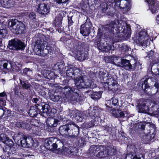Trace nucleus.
<instances>
[{"instance_id": "7ed1b4c3", "label": "nucleus", "mask_w": 159, "mask_h": 159, "mask_svg": "<svg viewBox=\"0 0 159 159\" xmlns=\"http://www.w3.org/2000/svg\"><path fill=\"white\" fill-rule=\"evenodd\" d=\"M151 32L149 29L144 30L140 31L137 36L135 40L136 43L139 46L143 47H146L149 44V36H151Z\"/></svg>"}, {"instance_id": "a19ab883", "label": "nucleus", "mask_w": 159, "mask_h": 159, "mask_svg": "<svg viewBox=\"0 0 159 159\" xmlns=\"http://www.w3.org/2000/svg\"><path fill=\"white\" fill-rule=\"evenodd\" d=\"M105 147L104 146V150H100V151L99 152L98 154V156L101 157H104L107 156V155L106 154V152L105 151Z\"/></svg>"}, {"instance_id": "bf43d9fd", "label": "nucleus", "mask_w": 159, "mask_h": 159, "mask_svg": "<svg viewBox=\"0 0 159 159\" xmlns=\"http://www.w3.org/2000/svg\"><path fill=\"white\" fill-rule=\"evenodd\" d=\"M115 6H117L118 7H120V8L121 6V0H118L117 1H116L115 2Z\"/></svg>"}, {"instance_id": "4be33fe9", "label": "nucleus", "mask_w": 159, "mask_h": 159, "mask_svg": "<svg viewBox=\"0 0 159 159\" xmlns=\"http://www.w3.org/2000/svg\"><path fill=\"white\" fill-rule=\"evenodd\" d=\"M120 8L122 9L124 11H127L129 9V0H121Z\"/></svg>"}, {"instance_id": "c9c22d12", "label": "nucleus", "mask_w": 159, "mask_h": 159, "mask_svg": "<svg viewBox=\"0 0 159 159\" xmlns=\"http://www.w3.org/2000/svg\"><path fill=\"white\" fill-rule=\"evenodd\" d=\"M79 113V111L74 110H71L69 109V115L70 117L72 119L75 118L76 115Z\"/></svg>"}, {"instance_id": "de8ad7c7", "label": "nucleus", "mask_w": 159, "mask_h": 159, "mask_svg": "<svg viewBox=\"0 0 159 159\" xmlns=\"http://www.w3.org/2000/svg\"><path fill=\"white\" fill-rule=\"evenodd\" d=\"M21 128L29 129H30V125L28 124L21 122Z\"/></svg>"}, {"instance_id": "5701e85b", "label": "nucleus", "mask_w": 159, "mask_h": 159, "mask_svg": "<svg viewBox=\"0 0 159 159\" xmlns=\"http://www.w3.org/2000/svg\"><path fill=\"white\" fill-rule=\"evenodd\" d=\"M2 66L3 69H6L8 71L13 70L12 66L10 62L5 61V62H1V65H0V68H2Z\"/></svg>"}, {"instance_id": "72a5a7b5", "label": "nucleus", "mask_w": 159, "mask_h": 159, "mask_svg": "<svg viewBox=\"0 0 159 159\" xmlns=\"http://www.w3.org/2000/svg\"><path fill=\"white\" fill-rule=\"evenodd\" d=\"M7 33V30L5 29L0 30V46L2 44V39L5 38Z\"/></svg>"}, {"instance_id": "a878e982", "label": "nucleus", "mask_w": 159, "mask_h": 159, "mask_svg": "<svg viewBox=\"0 0 159 159\" xmlns=\"http://www.w3.org/2000/svg\"><path fill=\"white\" fill-rule=\"evenodd\" d=\"M105 148L107 156L114 155L116 154V148L113 146H107V147H105Z\"/></svg>"}, {"instance_id": "aec40b11", "label": "nucleus", "mask_w": 159, "mask_h": 159, "mask_svg": "<svg viewBox=\"0 0 159 159\" xmlns=\"http://www.w3.org/2000/svg\"><path fill=\"white\" fill-rule=\"evenodd\" d=\"M38 105L39 104L35 105V106L31 107L29 113L31 117H35L38 113L40 114V110L38 108Z\"/></svg>"}, {"instance_id": "3c124183", "label": "nucleus", "mask_w": 159, "mask_h": 159, "mask_svg": "<svg viewBox=\"0 0 159 159\" xmlns=\"http://www.w3.org/2000/svg\"><path fill=\"white\" fill-rule=\"evenodd\" d=\"M6 144L11 148L13 145V142L12 140L9 139L8 138Z\"/></svg>"}, {"instance_id": "412c9836", "label": "nucleus", "mask_w": 159, "mask_h": 159, "mask_svg": "<svg viewBox=\"0 0 159 159\" xmlns=\"http://www.w3.org/2000/svg\"><path fill=\"white\" fill-rule=\"evenodd\" d=\"M76 90V91H75L70 95V97L68 98L70 102H71L72 103L74 104L77 102L78 100L80 98L79 94Z\"/></svg>"}, {"instance_id": "e2e57ef3", "label": "nucleus", "mask_w": 159, "mask_h": 159, "mask_svg": "<svg viewBox=\"0 0 159 159\" xmlns=\"http://www.w3.org/2000/svg\"><path fill=\"white\" fill-rule=\"evenodd\" d=\"M5 112L3 109H0V113H2V114H0V116H3Z\"/></svg>"}, {"instance_id": "2eb2a0df", "label": "nucleus", "mask_w": 159, "mask_h": 159, "mask_svg": "<svg viewBox=\"0 0 159 159\" xmlns=\"http://www.w3.org/2000/svg\"><path fill=\"white\" fill-rule=\"evenodd\" d=\"M120 62H117L116 64L117 66L122 67L126 70H131L132 65L129 61L124 59H120Z\"/></svg>"}, {"instance_id": "a18cd8bd", "label": "nucleus", "mask_w": 159, "mask_h": 159, "mask_svg": "<svg viewBox=\"0 0 159 159\" xmlns=\"http://www.w3.org/2000/svg\"><path fill=\"white\" fill-rule=\"evenodd\" d=\"M100 6L102 8V10L104 12L108 9L107 4L105 2H103L101 4Z\"/></svg>"}, {"instance_id": "f03ea898", "label": "nucleus", "mask_w": 159, "mask_h": 159, "mask_svg": "<svg viewBox=\"0 0 159 159\" xmlns=\"http://www.w3.org/2000/svg\"><path fill=\"white\" fill-rule=\"evenodd\" d=\"M150 79L155 83L154 87L150 88V86L148 84V81L149 80V79H146L144 80L143 79L142 80V82L141 83V88L143 90L144 92L148 95L155 94L159 92V79L154 78H152Z\"/></svg>"}, {"instance_id": "09e8293b", "label": "nucleus", "mask_w": 159, "mask_h": 159, "mask_svg": "<svg viewBox=\"0 0 159 159\" xmlns=\"http://www.w3.org/2000/svg\"><path fill=\"white\" fill-rule=\"evenodd\" d=\"M95 147H96V145L92 146L90 148L89 151L91 153H95L97 152L96 149Z\"/></svg>"}, {"instance_id": "603ef678", "label": "nucleus", "mask_w": 159, "mask_h": 159, "mask_svg": "<svg viewBox=\"0 0 159 159\" xmlns=\"http://www.w3.org/2000/svg\"><path fill=\"white\" fill-rule=\"evenodd\" d=\"M97 150V152L98 151L104 150V146L102 145H96L95 147Z\"/></svg>"}, {"instance_id": "69168bd1", "label": "nucleus", "mask_w": 159, "mask_h": 159, "mask_svg": "<svg viewBox=\"0 0 159 159\" xmlns=\"http://www.w3.org/2000/svg\"><path fill=\"white\" fill-rule=\"evenodd\" d=\"M6 96V94L5 92L0 93V97H3Z\"/></svg>"}, {"instance_id": "9b49d317", "label": "nucleus", "mask_w": 159, "mask_h": 159, "mask_svg": "<svg viewBox=\"0 0 159 159\" xmlns=\"http://www.w3.org/2000/svg\"><path fill=\"white\" fill-rule=\"evenodd\" d=\"M57 139L54 137H50L45 141V146L47 149L53 151L57 147V142H58Z\"/></svg>"}, {"instance_id": "6e6d98bb", "label": "nucleus", "mask_w": 159, "mask_h": 159, "mask_svg": "<svg viewBox=\"0 0 159 159\" xmlns=\"http://www.w3.org/2000/svg\"><path fill=\"white\" fill-rule=\"evenodd\" d=\"M53 101L54 102H57L61 98L60 96L58 95L53 96Z\"/></svg>"}, {"instance_id": "4c0bfd02", "label": "nucleus", "mask_w": 159, "mask_h": 159, "mask_svg": "<svg viewBox=\"0 0 159 159\" xmlns=\"http://www.w3.org/2000/svg\"><path fill=\"white\" fill-rule=\"evenodd\" d=\"M88 112L89 115L91 116H96V113L97 112V111L94 108H90L88 110Z\"/></svg>"}, {"instance_id": "0eeeda50", "label": "nucleus", "mask_w": 159, "mask_h": 159, "mask_svg": "<svg viewBox=\"0 0 159 159\" xmlns=\"http://www.w3.org/2000/svg\"><path fill=\"white\" fill-rule=\"evenodd\" d=\"M36 5L35 7L37 12L40 14L45 15L48 13L50 11L49 6L45 3L41 2L40 0L36 1Z\"/></svg>"}, {"instance_id": "680f3d73", "label": "nucleus", "mask_w": 159, "mask_h": 159, "mask_svg": "<svg viewBox=\"0 0 159 159\" xmlns=\"http://www.w3.org/2000/svg\"><path fill=\"white\" fill-rule=\"evenodd\" d=\"M21 122H18L16 123V126L18 128L21 127Z\"/></svg>"}, {"instance_id": "6ab92c4d", "label": "nucleus", "mask_w": 159, "mask_h": 159, "mask_svg": "<svg viewBox=\"0 0 159 159\" xmlns=\"http://www.w3.org/2000/svg\"><path fill=\"white\" fill-rule=\"evenodd\" d=\"M119 103L118 99L115 98H112L110 100L107 101L105 105L107 107L111 108L113 107L119 106Z\"/></svg>"}, {"instance_id": "39448f33", "label": "nucleus", "mask_w": 159, "mask_h": 159, "mask_svg": "<svg viewBox=\"0 0 159 159\" xmlns=\"http://www.w3.org/2000/svg\"><path fill=\"white\" fill-rule=\"evenodd\" d=\"M10 29L16 34L23 33L25 30L24 24L16 19H12L8 23Z\"/></svg>"}, {"instance_id": "dca6fc26", "label": "nucleus", "mask_w": 159, "mask_h": 159, "mask_svg": "<svg viewBox=\"0 0 159 159\" xmlns=\"http://www.w3.org/2000/svg\"><path fill=\"white\" fill-rule=\"evenodd\" d=\"M146 102L143 101L141 104H139L137 106L138 111L139 113H148L149 112V108L146 105Z\"/></svg>"}, {"instance_id": "423d86ee", "label": "nucleus", "mask_w": 159, "mask_h": 159, "mask_svg": "<svg viewBox=\"0 0 159 159\" xmlns=\"http://www.w3.org/2000/svg\"><path fill=\"white\" fill-rule=\"evenodd\" d=\"M75 134H71V130H70L69 126L68 125H62L59 128V131L61 134L63 136H69L71 137L76 138L78 135L79 133V126L77 125L75 126Z\"/></svg>"}, {"instance_id": "e433bc0d", "label": "nucleus", "mask_w": 159, "mask_h": 159, "mask_svg": "<svg viewBox=\"0 0 159 159\" xmlns=\"http://www.w3.org/2000/svg\"><path fill=\"white\" fill-rule=\"evenodd\" d=\"M8 138L4 134H0V141L5 144L7 142Z\"/></svg>"}, {"instance_id": "8fccbe9b", "label": "nucleus", "mask_w": 159, "mask_h": 159, "mask_svg": "<svg viewBox=\"0 0 159 159\" xmlns=\"http://www.w3.org/2000/svg\"><path fill=\"white\" fill-rule=\"evenodd\" d=\"M29 17L31 20H34L35 19L36 15L34 12H32L29 14Z\"/></svg>"}, {"instance_id": "79ce46f5", "label": "nucleus", "mask_w": 159, "mask_h": 159, "mask_svg": "<svg viewBox=\"0 0 159 159\" xmlns=\"http://www.w3.org/2000/svg\"><path fill=\"white\" fill-rule=\"evenodd\" d=\"M46 75L45 77L48 79H52L53 78L54 73L52 72H50L49 71L46 72Z\"/></svg>"}, {"instance_id": "b1692460", "label": "nucleus", "mask_w": 159, "mask_h": 159, "mask_svg": "<svg viewBox=\"0 0 159 159\" xmlns=\"http://www.w3.org/2000/svg\"><path fill=\"white\" fill-rule=\"evenodd\" d=\"M58 122V120L57 119L49 118L48 119L47 124L50 127H56L57 126Z\"/></svg>"}, {"instance_id": "49530a36", "label": "nucleus", "mask_w": 159, "mask_h": 159, "mask_svg": "<svg viewBox=\"0 0 159 159\" xmlns=\"http://www.w3.org/2000/svg\"><path fill=\"white\" fill-rule=\"evenodd\" d=\"M56 67H58L57 70H61L64 66L62 62L57 63L55 66Z\"/></svg>"}, {"instance_id": "c03bdc74", "label": "nucleus", "mask_w": 159, "mask_h": 159, "mask_svg": "<svg viewBox=\"0 0 159 159\" xmlns=\"http://www.w3.org/2000/svg\"><path fill=\"white\" fill-rule=\"evenodd\" d=\"M133 157V155L132 154L129 153L126 155L125 159H140V157H138L136 156L134 157L132 159Z\"/></svg>"}, {"instance_id": "cd10ccee", "label": "nucleus", "mask_w": 159, "mask_h": 159, "mask_svg": "<svg viewBox=\"0 0 159 159\" xmlns=\"http://www.w3.org/2000/svg\"><path fill=\"white\" fill-rule=\"evenodd\" d=\"M102 93L101 91L94 92L91 94L90 97L94 100H97L101 98Z\"/></svg>"}, {"instance_id": "774afa93", "label": "nucleus", "mask_w": 159, "mask_h": 159, "mask_svg": "<svg viewBox=\"0 0 159 159\" xmlns=\"http://www.w3.org/2000/svg\"><path fill=\"white\" fill-rule=\"evenodd\" d=\"M156 21L157 23L159 25V15L157 16L156 17Z\"/></svg>"}, {"instance_id": "37998d69", "label": "nucleus", "mask_w": 159, "mask_h": 159, "mask_svg": "<svg viewBox=\"0 0 159 159\" xmlns=\"http://www.w3.org/2000/svg\"><path fill=\"white\" fill-rule=\"evenodd\" d=\"M20 82L23 88L25 89H28L30 88V84L26 83L24 81H23L21 80L20 81Z\"/></svg>"}, {"instance_id": "c85d7f7f", "label": "nucleus", "mask_w": 159, "mask_h": 159, "mask_svg": "<svg viewBox=\"0 0 159 159\" xmlns=\"http://www.w3.org/2000/svg\"><path fill=\"white\" fill-rule=\"evenodd\" d=\"M85 117V116L84 113L79 111V113L76 115L74 119L78 122H80L82 121Z\"/></svg>"}, {"instance_id": "f3484780", "label": "nucleus", "mask_w": 159, "mask_h": 159, "mask_svg": "<svg viewBox=\"0 0 159 159\" xmlns=\"http://www.w3.org/2000/svg\"><path fill=\"white\" fill-rule=\"evenodd\" d=\"M21 135L20 134H16L14 136V140L17 141L19 145H20L23 147L24 148V145L27 144L26 142V138L22 137L21 138Z\"/></svg>"}, {"instance_id": "58836bf2", "label": "nucleus", "mask_w": 159, "mask_h": 159, "mask_svg": "<svg viewBox=\"0 0 159 159\" xmlns=\"http://www.w3.org/2000/svg\"><path fill=\"white\" fill-rule=\"evenodd\" d=\"M141 64L139 62H136L133 64V66H132V69H131V70H137L141 69Z\"/></svg>"}, {"instance_id": "9d476101", "label": "nucleus", "mask_w": 159, "mask_h": 159, "mask_svg": "<svg viewBox=\"0 0 159 159\" xmlns=\"http://www.w3.org/2000/svg\"><path fill=\"white\" fill-rule=\"evenodd\" d=\"M47 45L46 42L41 38L38 39L36 40L34 48V52L37 55H41V52L42 51L45 46Z\"/></svg>"}, {"instance_id": "f257e3e1", "label": "nucleus", "mask_w": 159, "mask_h": 159, "mask_svg": "<svg viewBox=\"0 0 159 159\" xmlns=\"http://www.w3.org/2000/svg\"><path fill=\"white\" fill-rule=\"evenodd\" d=\"M106 28L115 37L121 38L120 34L122 33L124 34L122 36H125L128 38L130 36V26L125 21L117 20L111 21L107 25Z\"/></svg>"}, {"instance_id": "6e6552de", "label": "nucleus", "mask_w": 159, "mask_h": 159, "mask_svg": "<svg viewBox=\"0 0 159 159\" xmlns=\"http://www.w3.org/2000/svg\"><path fill=\"white\" fill-rule=\"evenodd\" d=\"M103 79L104 80H105L106 81L103 82V85L104 88L108 90H111L113 91H115L116 89L115 86L116 85V81L114 78L112 77H103Z\"/></svg>"}, {"instance_id": "0e129e2a", "label": "nucleus", "mask_w": 159, "mask_h": 159, "mask_svg": "<svg viewBox=\"0 0 159 159\" xmlns=\"http://www.w3.org/2000/svg\"><path fill=\"white\" fill-rule=\"evenodd\" d=\"M153 54V52L152 50H151L149 54H148V57L150 58L152 57Z\"/></svg>"}, {"instance_id": "20e7f679", "label": "nucleus", "mask_w": 159, "mask_h": 159, "mask_svg": "<svg viewBox=\"0 0 159 159\" xmlns=\"http://www.w3.org/2000/svg\"><path fill=\"white\" fill-rule=\"evenodd\" d=\"M77 76L78 77L75 79L74 81L76 86L78 89L94 88L93 85V83L91 80L86 79L85 77L80 76L79 74Z\"/></svg>"}, {"instance_id": "bb28decb", "label": "nucleus", "mask_w": 159, "mask_h": 159, "mask_svg": "<svg viewBox=\"0 0 159 159\" xmlns=\"http://www.w3.org/2000/svg\"><path fill=\"white\" fill-rule=\"evenodd\" d=\"M112 115L116 118L124 117V113L120 110L114 109L111 112Z\"/></svg>"}, {"instance_id": "7c9ffc66", "label": "nucleus", "mask_w": 159, "mask_h": 159, "mask_svg": "<svg viewBox=\"0 0 159 159\" xmlns=\"http://www.w3.org/2000/svg\"><path fill=\"white\" fill-rule=\"evenodd\" d=\"M26 140L27 144L24 145L25 148H29L33 146L34 141L31 137L26 138Z\"/></svg>"}, {"instance_id": "ddd939ff", "label": "nucleus", "mask_w": 159, "mask_h": 159, "mask_svg": "<svg viewBox=\"0 0 159 159\" xmlns=\"http://www.w3.org/2000/svg\"><path fill=\"white\" fill-rule=\"evenodd\" d=\"M67 68L66 74L68 76L72 77L73 76H76L79 74L80 75L79 73L80 70L72 65L68 66Z\"/></svg>"}, {"instance_id": "f8f14e48", "label": "nucleus", "mask_w": 159, "mask_h": 159, "mask_svg": "<svg viewBox=\"0 0 159 159\" xmlns=\"http://www.w3.org/2000/svg\"><path fill=\"white\" fill-rule=\"evenodd\" d=\"M148 3L149 9L152 13L158 12L159 10V2L154 0H146Z\"/></svg>"}, {"instance_id": "4468645a", "label": "nucleus", "mask_w": 159, "mask_h": 159, "mask_svg": "<svg viewBox=\"0 0 159 159\" xmlns=\"http://www.w3.org/2000/svg\"><path fill=\"white\" fill-rule=\"evenodd\" d=\"M92 24L90 23H86L84 25H83L80 29V33L84 36H88L90 34Z\"/></svg>"}, {"instance_id": "c756f323", "label": "nucleus", "mask_w": 159, "mask_h": 159, "mask_svg": "<svg viewBox=\"0 0 159 159\" xmlns=\"http://www.w3.org/2000/svg\"><path fill=\"white\" fill-rule=\"evenodd\" d=\"M50 48V47H48L45 49L43 48V50H42V51L41 52V55H39V56L42 57H45L49 53H51L52 51V49H51Z\"/></svg>"}, {"instance_id": "052dcab7", "label": "nucleus", "mask_w": 159, "mask_h": 159, "mask_svg": "<svg viewBox=\"0 0 159 159\" xmlns=\"http://www.w3.org/2000/svg\"><path fill=\"white\" fill-rule=\"evenodd\" d=\"M32 101L35 104H37L39 102V99L38 98H33Z\"/></svg>"}, {"instance_id": "5fc2aeb1", "label": "nucleus", "mask_w": 159, "mask_h": 159, "mask_svg": "<svg viewBox=\"0 0 159 159\" xmlns=\"http://www.w3.org/2000/svg\"><path fill=\"white\" fill-rule=\"evenodd\" d=\"M11 148V147L7 145L3 148V151L4 152H7V153H8L10 152V150Z\"/></svg>"}, {"instance_id": "2f4dec72", "label": "nucleus", "mask_w": 159, "mask_h": 159, "mask_svg": "<svg viewBox=\"0 0 159 159\" xmlns=\"http://www.w3.org/2000/svg\"><path fill=\"white\" fill-rule=\"evenodd\" d=\"M75 91V90L74 89L73 90L69 87H66L62 89V91L66 96H67V95L69 94H70V95Z\"/></svg>"}, {"instance_id": "393cba45", "label": "nucleus", "mask_w": 159, "mask_h": 159, "mask_svg": "<svg viewBox=\"0 0 159 159\" xmlns=\"http://www.w3.org/2000/svg\"><path fill=\"white\" fill-rule=\"evenodd\" d=\"M100 44L101 43H100L99 45L98 46V48L99 50L101 51L107 52L111 49V45L106 43L105 44L104 43L103 44L102 46H100Z\"/></svg>"}, {"instance_id": "a211bd4d", "label": "nucleus", "mask_w": 159, "mask_h": 159, "mask_svg": "<svg viewBox=\"0 0 159 159\" xmlns=\"http://www.w3.org/2000/svg\"><path fill=\"white\" fill-rule=\"evenodd\" d=\"M38 108L40 110V115L44 116V114H48L50 111V106L47 104H45L44 106L38 105Z\"/></svg>"}, {"instance_id": "4d7b16f0", "label": "nucleus", "mask_w": 159, "mask_h": 159, "mask_svg": "<svg viewBox=\"0 0 159 159\" xmlns=\"http://www.w3.org/2000/svg\"><path fill=\"white\" fill-rule=\"evenodd\" d=\"M59 4L65 3L69 0H55Z\"/></svg>"}, {"instance_id": "338daca9", "label": "nucleus", "mask_w": 159, "mask_h": 159, "mask_svg": "<svg viewBox=\"0 0 159 159\" xmlns=\"http://www.w3.org/2000/svg\"><path fill=\"white\" fill-rule=\"evenodd\" d=\"M68 22L69 25L70 26H71L73 23V21L71 20V19H70V20L69 19L68 20Z\"/></svg>"}, {"instance_id": "473e14b6", "label": "nucleus", "mask_w": 159, "mask_h": 159, "mask_svg": "<svg viewBox=\"0 0 159 159\" xmlns=\"http://www.w3.org/2000/svg\"><path fill=\"white\" fill-rule=\"evenodd\" d=\"M152 139V137H151L149 135L145 134L143 135L142 139L144 143L148 144L149 143L150 141Z\"/></svg>"}, {"instance_id": "1a4fd4ad", "label": "nucleus", "mask_w": 159, "mask_h": 159, "mask_svg": "<svg viewBox=\"0 0 159 159\" xmlns=\"http://www.w3.org/2000/svg\"><path fill=\"white\" fill-rule=\"evenodd\" d=\"M8 47L10 49L12 50H23L25 45L20 40L15 39L9 41Z\"/></svg>"}, {"instance_id": "ea45409f", "label": "nucleus", "mask_w": 159, "mask_h": 159, "mask_svg": "<svg viewBox=\"0 0 159 159\" xmlns=\"http://www.w3.org/2000/svg\"><path fill=\"white\" fill-rule=\"evenodd\" d=\"M146 123L145 122H141L136 124V127H138L139 129L141 130H144Z\"/></svg>"}, {"instance_id": "864d4df0", "label": "nucleus", "mask_w": 159, "mask_h": 159, "mask_svg": "<svg viewBox=\"0 0 159 159\" xmlns=\"http://www.w3.org/2000/svg\"><path fill=\"white\" fill-rule=\"evenodd\" d=\"M23 73L26 75H30V73H32V72L31 71H30V69L27 68H25L23 70Z\"/></svg>"}, {"instance_id": "13d9d810", "label": "nucleus", "mask_w": 159, "mask_h": 159, "mask_svg": "<svg viewBox=\"0 0 159 159\" xmlns=\"http://www.w3.org/2000/svg\"><path fill=\"white\" fill-rule=\"evenodd\" d=\"M152 114L154 116H159V107L157 108V111L153 112Z\"/></svg>"}, {"instance_id": "f704fd0d", "label": "nucleus", "mask_w": 159, "mask_h": 159, "mask_svg": "<svg viewBox=\"0 0 159 159\" xmlns=\"http://www.w3.org/2000/svg\"><path fill=\"white\" fill-rule=\"evenodd\" d=\"M74 55L75 57L79 60L81 61L84 59L83 54L82 52L80 51H78L75 52Z\"/></svg>"}]
</instances>
